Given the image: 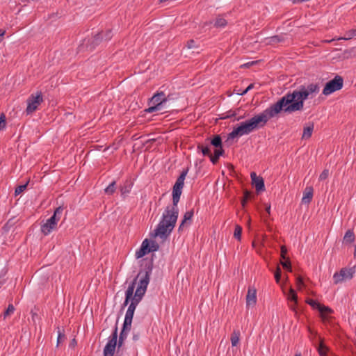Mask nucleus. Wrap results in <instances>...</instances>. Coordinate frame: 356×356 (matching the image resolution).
Listing matches in <instances>:
<instances>
[{
    "label": "nucleus",
    "mask_w": 356,
    "mask_h": 356,
    "mask_svg": "<svg viewBox=\"0 0 356 356\" xmlns=\"http://www.w3.org/2000/svg\"><path fill=\"white\" fill-rule=\"evenodd\" d=\"M153 266L152 259H144L142 261L141 268L125 291V298L122 304V308L128 305L129 302V305L136 308L147 291Z\"/></svg>",
    "instance_id": "nucleus-1"
},
{
    "label": "nucleus",
    "mask_w": 356,
    "mask_h": 356,
    "mask_svg": "<svg viewBox=\"0 0 356 356\" xmlns=\"http://www.w3.org/2000/svg\"><path fill=\"white\" fill-rule=\"evenodd\" d=\"M318 83H310L305 86L301 85L297 90L289 92L280 98L286 110V113L301 111L304 108V102L309 98V95L319 92Z\"/></svg>",
    "instance_id": "nucleus-2"
},
{
    "label": "nucleus",
    "mask_w": 356,
    "mask_h": 356,
    "mask_svg": "<svg viewBox=\"0 0 356 356\" xmlns=\"http://www.w3.org/2000/svg\"><path fill=\"white\" fill-rule=\"evenodd\" d=\"M197 149L203 156H209L213 164H216L220 156L225 154L221 136L218 134L213 135L212 138H207L202 143H198Z\"/></svg>",
    "instance_id": "nucleus-3"
},
{
    "label": "nucleus",
    "mask_w": 356,
    "mask_h": 356,
    "mask_svg": "<svg viewBox=\"0 0 356 356\" xmlns=\"http://www.w3.org/2000/svg\"><path fill=\"white\" fill-rule=\"evenodd\" d=\"M282 112L286 113L285 106L280 99L275 103L270 105L263 112L254 115L250 119L248 120L252 129H259L264 127L270 119L278 116Z\"/></svg>",
    "instance_id": "nucleus-4"
},
{
    "label": "nucleus",
    "mask_w": 356,
    "mask_h": 356,
    "mask_svg": "<svg viewBox=\"0 0 356 356\" xmlns=\"http://www.w3.org/2000/svg\"><path fill=\"white\" fill-rule=\"evenodd\" d=\"M170 99V96H166L163 92H158L149 99L148 108L145 109L147 113H154L162 111L166 106V103Z\"/></svg>",
    "instance_id": "nucleus-5"
},
{
    "label": "nucleus",
    "mask_w": 356,
    "mask_h": 356,
    "mask_svg": "<svg viewBox=\"0 0 356 356\" xmlns=\"http://www.w3.org/2000/svg\"><path fill=\"white\" fill-rule=\"evenodd\" d=\"M179 202V201L175 202L172 200V205L168 206L165 208L161 221H163L164 223H172L173 227H175L179 215V209L177 207Z\"/></svg>",
    "instance_id": "nucleus-6"
},
{
    "label": "nucleus",
    "mask_w": 356,
    "mask_h": 356,
    "mask_svg": "<svg viewBox=\"0 0 356 356\" xmlns=\"http://www.w3.org/2000/svg\"><path fill=\"white\" fill-rule=\"evenodd\" d=\"M113 37L111 30H106V31H101L96 34L93 38L88 40L86 46L90 51L94 50L97 46L103 42L110 40Z\"/></svg>",
    "instance_id": "nucleus-7"
},
{
    "label": "nucleus",
    "mask_w": 356,
    "mask_h": 356,
    "mask_svg": "<svg viewBox=\"0 0 356 356\" xmlns=\"http://www.w3.org/2000/svg\"><path fill=\"white\" fill-rule=\"evenodd\" d=\"M189 168H184L179 176L177 177L172 188V200L175 202L179 201L182 193V188L184 185V180L188 172Z\"/></svg>",
    "instance_id": "nucleus-8"
},
{
    "label": "nucleus",
    "mask_w": 356,
    "mask_h": 356,
    "mask_svg": "<svg viewBox=\"0 0 356 356\" xmlns=\"http://www.w3.org/2000/svg\"><path fill=\"white\" fill-rule=\"evenodd\" d=\"M343 86V79L342 76L336 75L334 79L327 82L323 90L324 95H329L337 90H341Z\"/></svg>",
    "instance_id": "nucleus-9"
},
{
    "label": "nucleus",
    "mask_w": 356,
    "mask_h": 356,
    "mask_svg": "<svg viewBox=\"0 0 356 356\" xmlns=\"http://www.w3.org/2000/svg\"><path fill=\"white\" fill-rule=\"evenodd\" d=\"M175 227L172 223H164L163 221H160L157 227L151 233V236L156 238L159 236L161 238L165 239L172 232Z\"/></svg>",
    "instance_id": "nucleus-10"
},
{
    "label": "nucleus",
    "mask_w": 356,
    "mask_h": 356,
    "mask_svg": "<svg viewBox=\"0 0 356 356\" xmlns=\"http://www.w3.org/2000/svg\"><path fill=\"white\" fill-rule=\"evenodd\" d=\"M253 131L248 120L241 122L238 127H234L228 134L227 139H234L243 135L249 134Z\"/></svg>",
    "instance_id": "nucleus-11"
},
{
    "label": "nucleus",
    "mask_w": 356,
    "mask_h": 356,
    "mask_svg": "<svg viewBox=\"0 0 356 356\" xmlns=\"http://www.w3.org/2000/svg\"><path fill=\"white\" fill-rule=\"evenodd\" d=\"M118 325L117 323L115 325L114 330L109 337L108 341L106 344L104 348V356H113L116 346H118L117 339H118Z\"/></svg>",
    "instance_id": "nucleus-12"
},
{
    "label": "nucleus",
    "mask_w": 356,
    "mask_h": 356,
    "mask_svg": "<svg viewBox=\"0 0 356 356\" xmlns=\"http://www.w3.org/2000/svg\"><path fill=\"white\" fill-rule=\"evenodd\" d=\"M355 273V266L351 268H342L339 272H336L333 275L334 284H337L346 280H351Z\"/></svg>",
    "instance_id": "nucleus-13"
},
{
    "label": "nucleus",
    "mask_w": 356,
    "mask_h": 356,
    "mask_svg": "<svg viewBox=\"0 0 356 356\" xmlns=\"http://www.w3.org/2000/svg\"><path fill=\"white\" fill-rule=\"evenodd\" d=\"M43 102L42 92H37L35 95L32 94L27 99V107L26 113L27 115L33 113L35 111L39 105Z\"/></svg>",
    "instance_id": "nucleus-14"
},
{
    "label": "nucleus",
    "mask_w": 356,
    "mask_h": 356,
    "mask_svg": "<svg viewBox=\"0 0 356 356\" xmlns=\"http://www.w3.org/2000/svg\"><path fill=\"white\" fill-rule=\"evenodd\" d=\"M57 224L58 220L51 216L44 224L41 225V232L45 236L49 235L56 229Z\"/></svg>",
    "instance_id": "nucleus-15"
},
{
    "label": "nucleus",
    "mask_w": 356,
    "mask_h": 356,
    "mask_svg": "<svg viewBox=\"0 0 356 356\" xmlns=\"http://www.w3.org/2000/svg\"><path fill=\"white\" fill-rule=\"evenodd\" d=\"M250 177L252 180V184L254 186L257 193H260L261 192H263L265 191V184H264V179L260 177L257 176L256 172H252L250 173Z\"/></svg>",
    "instance_id": "nucleus-16"
},
{
    "label": "nucleus",
    "mask_w": 356,
    "mask_h": 356,
    "mask_svg": "<svg viewBox=\"0 0 356 356\" xmlns=\"http://www.w3.org/2000/svg\"><path fill=\"white\" fill-rule=\"evenodd\" d=\"M150 239L145 238L138 250L136 252V257L137 259L142 258L150 252Z\"/></svg>",
    "instance_id": "nucleus-17"
},
{
    "label": "nucleus",
    "mask_w": 356,
    "mask_h": 356,
    "mask_svg": "<svg viewBox=\"0 0 356 356\" xmlns=\"http://www.w3.org/2000/svg\"><path fill=\"white\" fill-rule=\"evenodd\" d=\"M257 303V290L254 288L249 287L246 295L247 307H253Z\"/></svg>",
    "instance_id": "nucleus-18"
},
{
    "label": "nucleus",
    "mask_w": 356,
    "mask_h": 356,
    "mask_svg": "<svg viewBox=\"0 0 356 356\" xmlns=\"http://www.w3.org/2000/svg\"><path fill=\"white\" fill-rule=\"evenodd\" d=\"M134 182L131 179H126L124 183L120 186L121 196L125 198L131 192L133 187Z\"/></svg>",
    "instance_id": "nucleus-19"
},
{
    "label": "nucleus",
    "mask_w": 356,
    "mask_h": 356,
    "mask_svg": "<svg viewBox=\"0 0 356 356\" xmlns=\"http://www.w3.org/2000/svg\"><path fill=\"white\" fill-rule=\"evenodd\" d=\"M193 215H194V209H192L190 211H186L184 213L183 220H181V222L179 226V228H178L179 232H181L183 231L185 224H186V223H188V225L191 224V221H192Z\"/></svg>",
    "instance_id": "nucleus-20"
},
{
    "label": "nucleus",
    "mask_w": 356,
    "mask_h": 356,
    "mask_svg": "<svg viewBox=\"0 0 356 356\" xmlns=\"http://www.w3.org/2000/svg\"><path fill=\"white\" fill-rule=\"evenodd\" d=\"M314 194V189L312 186H307L303 192V197L302 198V203L309 204L312 200Z\"/></svg>",
    "instance_id": "nucleus-21"
},
{
    "label": "nucleus",
    "mask_w": 356,
    "mask_h": 356,
    "mask_svg": "<svg viewBox=\"0 0 356 356\" xmlns=\"http://www.w3.org/2000/svg\"><path fill=\"white\" fill-rule=\"evenodd\" d=\"M288 300L293 302V304H291L290 305V308L293 310V311H295L296 310V307L298 304V295L296 292V291L291 288L290 290H289V293L288 294Z\"/></svg>",
    "instance_id": "nucleus-22"
},
{
    "label": "nucleus",
    "mask_w": 356,
    "mask_h": 356,
    "mask_svg": "<svg viewBox=\"0 0 356 356\" xmlns=\"http://www.w3.org/2000/svg\"><path fill=\"white\" fill-rule=\"evenodd\" d=\"M241 332L239 330H234L231 334L230 340L232 346H236L239 343Z\"/></svg>",
    "instance_id": "nucleus-23"
},
{
    "label": "nucleus",
    "mask_w": 356,
    "mask_h": 356,
    "mask_svg": "<svg viewBox=\"0 0 356 356\" xmlns=\"http://www.w3.org/2000/svg\"><path fill=\"white\" fill-rule=\"evenodd\" d=\"M355 236L354 232L351 229H348L345 233V235L343 236V242L344 243H351L355 241Z\"/></svg>",
    "instance_id": "nucleus-24"
},
{
    "label": "nucleus",
    "mask_w": 356,
    "mask_h": 356,
    "mask_svg": "<svg viewBox=\"0 0 356 356\" xmlns=\"http://www.w3.org/2000/svg\"><path fill=\"white\" fill-rule=\"evenodd\" d=\"M314 124L312 123L307 127H305L303 129V134L302 136V139H307L312 136L313 130H314Z\"/></svg>",
    "instance_id": "nucleus-25"
},
{
    "label": "nucleus",
    "mask_w": 356,
    "mask_h": 356,
    "mask_svg": "<svg viewBox=\"0 0 356 356\" xmlns=\"http://www.w3.org/2000/svg\"><path fill=\"white\" fill-rule=\"evenodd\" d=\"M128 334L129 333L123 332V331L121 330V332L120 333L118 341L117 340V343H118L117 355H118V353L120 352V349L122 346L124 340L127 337Z\"/></svg>",
    "instance_id": "nucleus-26"
},
{
    "label": "nucleus",
    "mask_w": 356,
    "mask_h": 356,
    "mask_svg": "<svg viewBox=\"0 0 356 356\" xmlns=\"http://www.w3.org/2000/svg\"><path fill=\"white\" fill-rule=\"evenodd\" d=\"M268 44H274L283 42L284 40V36L281 35H276L267 38Z\"/></svg>",
    "instance_id": "nucleus-27"
},
{
    "label": "nucleus",
    "mask_w": 356,
    "mask_h": 356,
    "mask_svg": "<svg viewBox=\"0 0 356 356\" xmlns=\"http://www.w3.org/2000/svg\"><path fill=\"white\" fill-rule=\"evenodd\" d=\"M57 328H58V338H57L56 346H58L60 343L64 342V341L66 339V337L65 334L64 329L60 330L59 327H58Z\"/></svg>",
    "instance_id": "nucleus-28"
},
{
    "label": "nucleus",
    "mask_w": 356,
    "mask_h": 356,
    "mask_svg": "<svg viewBox=\"0 0 356 356\" xmlns=\"http://www.w3.org/2000/svg\"><path fill=\"white\" fill-rule=\"evenodd\" d=\"M116 181H113L104 190V192L107 195H113L116 190Z\"/></svg>",
    "instance_id": "nucleus-29"
},
{
    "label": "nucleus",
    "mask_w": 356,
    "mask_h": 356,
    "mask_svg": "<svg viewBox=\"0 0 356 356\" xmlns=\"http://www.w3.org/2000/svg\"><path fill=\"white\" fill-rule=\"evenodd\" d=\"M318 312H320L321 316L323 319H324L325 318V316L324 315L325 313L330 314V313L333 312V311L331 308H330L329 307L323 305H321L320 308H318Z\"/></svg>",
    "instance_id": "nucleus-30"
},
{
    "label": "nucleus",
    "mask_w": 356,
    "mask_h": 356,
    "mask_svg": "<svg viewBox=\"0 0 356 356\" xmlns=\"http://www.w3.org/2000/svg\"><path fill=\"white\" fill-rule=\"evenodd\" d=\"M132 320L124 318L122 331L129 333L131 328Z\"/></svg>",
    "instance_id": "nucleus-31"
},
{
    "label": "nucleus",
    "mask_w": 356,
    "mask_h": 356,
    "mask_svg": "<svg viewBox=\"0 0 356 356\" xmlns=\"http://www.w3.org/2000/svg\"><path fill=\"white\" fill-rule=\"evenodd\" d=\"M135 310H136V307L129 305L128 307V309L127 310L124 318L133 320Z\"/></svg>",
    "instance_id": "nucleus-32"
},
{
    "label": "nucleus",
    "mask_w": 356,
    "mask_h": 356,
    "mask_svg": "<svg viewBox=\"0 0 356 356\" xmlns=\"http://www.w3.org/2000/svg\"><path fill=\"white\" fill-rule=\"evenodd\" d=\"M280 264L282 266L284 269L287 271L292 272V266L289 259H283L280 261Z\"/></svg>",
    "instance_id": "nucleus-33"
},
{
    "label": "nucleus",
    "mask_w": 356,
    "mask_h": 356,
    "mask_svg": "<svg viewBox=\"0 0 356 356\" xmlns=\"http://www.w3.org/2000/svg\"><path fill=\"white\" fill-rule=\"evenodd\" d=\"M64 210V207L63 206L58 207L54 212V214L52 216H54L56 220H58V222L60 219L61 214L63 213V211Z\"/></svg>",
    "instance_id": "nucleus-34"
},
{
    "label": "nucleus",
    "mask_w": 356,
    "mask_h": 356,
    "mask_svg": "<svg viewBox=\"0 0 356 356\" xmlns=\"http://www.w3.org/2000/svg\"><path fill=\"white\" fill-rule=\"evenodd\" d=\"M306 302L313 309L318 310V308H320L321 304L318 302L317 301L308 298L306 300Z\"/></svg>",
    "instance_id": "nucleus-35"
},
{
    "label": "nucleus",
    "mask_w": 356,
    "mask_h": 356,
    "mask_svg": "<svg viewBox=\"0 0 356 356\" xmlns=\"http://www.w3.org/2000/svg\"><path fill=\"white\" fill-rule=\"evenodd\" d=\"M241 234H242V227L240 225H236L235 226L234 232V238H236V239L240 241L241 238Z\"/></svg>",
    "instance_id": "nucleus-36"
},
{
    "label": "nucleus",
    "mask_w": 356,
    "mask_h": 356,
    "mask_svg": "<svg viewBox=\"0 0 356 356\" xmlns=\"http://www.w3.org/2000/svg\"><path fill=\"white\" fill-rule=\"evenodd\" d=\"M355 36H356V26H355V29H353L349 30L346 33L345 37L339 38V40H340V39L349 40V39H350V38H353Z\"/></svg>",
    "instance_id": "nucleus-37"
},
{
    "label": "nucleus",
    "mask_w": 356,
    "mask_h": 356,
    "mask_svg": "<svg viewBox=\"0 0 356 356\" xmlns=\"http://www.w3.org/2000/svg\"><path fill=\"white\" fill-rule=\"evenodd\" d=\"M227 20L224 18H217L214 26L216 27H225L227 25Z\"/></svg>",
    "instance_id": "nucleus-38"
},
{
    "label": "nucleus",
    "mask_w": 356,
    "mask_h": 356,
    "mask_svg": "<svg viewBox=\"0 0 356 356\" xmlns=\"http://www.w3.org/2000/svg\"><path fill=\"white\" fill-rule=\"evenodd\" d=\"M27 185H28V183H26L25 184L19 185L17 187H16V188L15 190V195L17 196V195H19L20 193H22L24 191H25L26 189Z\"/></svg>",
    "instance_id": "nucleus-39"
},
{
    "label": "nucleus",
    "mask_w": 356,
    "mask_h": 356,
    "mask_svg": "<svg viewBox=\"0 0 356 356\" xmlns=\"http://www.w3.org/2000/svg\"><path fill=\"white\" fill-rule=\"evenodd\" d=\"M15 311V307L12 304H9L7 309L3 313L4 318H6L8 316H10Z\"/></svg>",
    "instance_id": "nucleus-40"
},
{
    "label": "nucleus",
    "mask_w": 356,
    "mask_h": 356,
    "mask_svg": "<svg viewBox=\"0 0 356 356\" xmlns=\"http://www.w3.org/2000/svg\"><path fill=\"white\" fill-rule=\"evenodd\" d=\"M6 125V118L3 113L0 115V131L3 130Z\"/></svg>",
    "instance_id": "nucleus-41"
},
{
    "label": "nucleus",
    "mask_w": 356,
    "mask_h": 356,
    "mask_svg": "<svg viewBox=\"0 0 356 356\" xmlns=\"http://www.w3.org/2000/svg\"><path fill=\"white\" fill-rule=\"evenodd\" d=\"M159 245L155 241L150 240V252L158 251L159 249Z\"/></svg>",
    "instance_id": "nucleus-42"
},
{
    "label": "nucleus",
    "mask_w": 356,
    "mask_h": 356,
    "mask_svg": "<svg viewBox=\"0 0 356 356\" xmlns=\"http://www.w3.org/2000/svg\"><path fill=\"white\" fill-rule=\"evenodd\" d=\"M236 115V111L230 110V111H227L225 114H223V115L220 117V119H222V120L228 119L232 117H235Z\"/></svg>",
    "instance_id": "nucleus-43"
},
{
    "label": "nucleus",
    "mask_w": 356,
    "mask_h": 356,
    "mask_svg": "<svg viewBox=\"0 0 356 356\" xmlns=\"http://www.w3.org/2000/svg\"><path fill=\"white\" fill-rule=\"evenodd\" d=\"M281 275H282L281 268L279 266H277L276 268V270L275 272V275H274L275 280L277 284L280 283V282Z\"/></svg>",
    "instance_id": "nucleus-44"
},
{
    "label": "nucleus",
    "mask_w": 356,
    "mask_h": 356,
    "mask_svg": "<svg viewBox=\"0 0 356 356\" xmlns=\"http://www.w3.org/2000/svg\"><path fill=\"white\" fill-rule=\"evenodd\" d=\"M280 256L281 258L283 259H289L288 257H286L287 254V248L285 245H282L280 248Z\"/></svg>",
    "instance_id": "nucleus-45"
},
{
    "label": "nucleus",
    "mask_w": 356,
    "mask_h": 356,
    "mask_svg": "<svg viewBox=\"0 0 356 356\" xmlns=\"http://www.w3.org/2000/svg\"><path fill=\"white\" fill-rule=\"evenodd\" d=\"M318 352L320 356H327L326 347L323 344H321L318 348Z\"/></svg>",
    "instance_id": "nucleus-46"
},
{
    "label": "nucleus",
    "mask_w": 356,
    "mask_h": 356,
    "mask_svg": "<svg viewBox=\"0 0 356 356\" xmlns=\"http://www.w3.org/2000/svg\"><path fill=\"white\" fill-rule=\"evenodd\" d=\"M329 176V170L325 169L323 170V172L321 173L319 176V180L323 181L326 179Z\"/></svg>",
    "instance_id": "nucleus-47"
},
{
    "label": "nucleus",
    "mask_w": 356,
    "mask_h": 356,
    "mask_svg": "<svg viewBox=\"0 0 356 356\" xmlns=\"http://www.w3.org/2000/svg\"><path fill=\"white\" fill-rule=\"evenodd\" d=\"M243 197L245 198V200H250L253 197V194L251 191L245 190L243 191Z\"/></svg>",
    "instance_id": "nucleus-48"
},
{
    "label": "nucleus",
    "mask_w": 356,
    "mask_h": 356,
    "mask_svg": "<svg viewBox=\"0 0 356 356\" xmlns=\"http://www.w3.org/2000/svg\"><path fill=\"white\" fill-rule=\"evenodd\" d=\"M296 284L299 289L304 286L303 278L300 275L296 277Z\"/></svg>",
    "instance_id": "nucleus-49"
},
{
    "label": "nucleus",
    "mask_w": 356,
    "mask_h": 356,
    "mask_svg": "<svg viewBox=\"0 0 356 356\" xmlns=\"http://www.w3.org/2000/svg\"><path fill=\"white\" fill-rule=\"evenodd\" d=\"M186 47L188 49H193V48L197 47L196 45H195V42L193 40H189L187 42Z\"/></svg>",
    "instance_id": "nucleus-50"
},
{
    "label": "nucleus",
    "mask_w": 356,
    "mask_h": 356,
    "mask_svg": "<svg viewBox=\"0 0 356 356\" xmlns=\"http://www.w3.org/2000/svg\"><path fill=\"white\" fill-rule=\"evenodd\" d=\"M254 88V84L251 83L250 84L245 90L241 94V95H245L250 90Z\"/></svg>",
    "instance_id": "nucleus-51"
},
{
    "label": "nucleus",
    "mask_w": 356,
    "mask_h": 356,
    "mask_svg": "<svg viewBox=\"0 0 356 356\" xmlns=\"http://www.w3.org/2000/svg\"><path fill=\"white\" fill-rule=\"evenodd\" d=\"M76 344H77L76 340L75 339H73L70 341V343L69 344V347L71 348H74L75 346H76Z\"/></svg>",
    "instance_id": "nucleus-52"
},
{
    "label": "nucleus",
    "mask_w": 356,
    "mask_h": 356,
    "mask_svg": "<svg viewBox=\"0 0 356 356\" xmlns=\"http://www.w3.org/2000/svg\"><path fill=\"white\" fill-rule=\"evenodd\" d=\"M6 34V30L0 29V42L3 40V36Z\"/></svg>",
    "instance_id": "nucleus-53"
},
{
    "label": "nucleus",
    "mask_w": 356,
    "mask_h": 356,
    "mask_svg": "<svg viewBox=\"0 0 356 356\" xmlns=\"http://www.w3.org/2000/svg\"><path fill=\"white\" fill-rule=\"evenodd\" d=\"M248 201V200H245V198L243 197V199L241 200V204H242L243 207H245Z\"/></svg>",
    "instance_id": "nucleus-54"
},
{
    "label": "nucleus",
    "mask_w": 356,
    "mask_h": 356,
    "mask_svg": "<svg viewBox=\"0 0 356 356\" xmlns=\"http://www.w3.org/2000/svg\"><path fill=\"white\" fill-rule=\"evenodd\" d=\"M139 339V334H134L133 335V340L137 341Z\"/></svg>",
    "instance_id": "nucleus-55"
},
{
    "label": "nucleus",
    "mask_w": 356,
    "mask_h": 356,
    "mask_svg": "<svg viewBox=\"0 0 356 356\" xmlns=\"http://www.w3.org/2000/svg\"><path fill=\"white\" fill-rule=\"evenodd\" d=\"M266 211L268 213V214H270V205H268L266 207Z\"/></svg>",
    "instance_id": "nucleus-56"
},
{
    "label": "nucleus",
    "mask_w": 356,
    "mask_h": 356,
    "mask_svg": "<svg viewBox=\"0 0 356 356\" xmlns=\"http://www.w3.org/2000/svg\"><path fill=\"white\" fill-rule=\"evenodd\" d=\"M254 63V62H251V63H248L245 64V65L250 66V65H252Z\"/></svg>",
    "instance_id": "nucleus-57"
},
{
    "label": "nucleus",
    "mask_w": 356,
    "mask_h": 356,
    "mask_svg": "<svg viewBox=\"0 0 356 356\" xmlns=\"http://www.w3.org/2000/svg\"><path fill=\"white\" fill-rule=\"evenodd\" d=\"M354 257H356V245H355Z\"/></svg>",
    "instance_id": "nucleus-58"
},
{
    "label": "nucleus",
    "mask_w": 356,
    "mask_h": 356,
    "mask_svg": "<svg viewBox=\"0 0 356 356\" xmlns=\"http://www.w3.org/2000/svg\"><path fill=\"white\" fill-rule=\"evenodd\" d=\"M295 356H302L300 353H297L295 354Z\"/></svg>",
    "instance_id": "nucleus-59"
},
{
    "label": "nucleus",
    "mask_w": 356,
    "mask_h": 356,
    "mask_svg": "<svg viewBox=\"0 0 356 356\" xmlns=\"http://www.w3.org/2000/svg\"><path fill=\"white\" fill-rule=\"evenodd\" d=\"M241 118H242V117L241 116V117L237 118L236 120L238 121V120H240Z\"/></svg>",
    "instance_id": "nucleus-60"
}]
</instances>
